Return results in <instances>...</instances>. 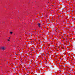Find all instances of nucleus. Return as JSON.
<instances>
[{
    "instance_id": "obj_3",
    "label": "nucleus",
    "mask_w": 75,
    "mask_h": 75,
    "mask_svg": "<svg viewBox=\"0 0 75 75\" xmlns=\"http://www.w3.org/2000/svg\"><path fill=\"white\" fill-rule=\"evenodd\" d=\"M10 34H13V32H10Z\"/></svg>"
},
{
    "instance_id": "obj_1",
    "label": "nucleus",
    "mask_w": 75,
    "mask_h": 75,
    "mask_svg": "<svg viewBox=\"0 0 75 75\" xmlns=\"http://www.w3.org/2000/svg\"><path fill=\"white\" fill-rule=\"evenodd\" d=\"M1 49L3 50H5V47L4 46L2 47H1Z\"/></svg>"
},
{
    "instance_id": "obj_4",
    "label": "nucleus",
    "mask_w": 75,
    "mask_h": 75,
    "mask_svg": "<svg viewBox=\"0 0 75 75\" xmlns=\"http://www.w3.org/2000/svg\"><path fill=\"white\" fill-rule=\"evenodd\" d=\"M7 41H10V40L9 39H8V40H7Z\"/></svg>"
},
{
    "instance_id": "obj_5",
    "label": "nucleus",
    "mask_w": 75,
    "mask_h": 75,
    "mask_svg": "<svg viewBox=\"0 0 75 75\" xmlns=\"http://www.w3.org/2000/svg\"><path fill=\"white\" fill-rule=\"evenodd\" d=\"M9 38V40L10 39V38Z\"/></svg>"
},
{
    "instance_id": "obj_2",
    "label": "nucleus",
    "mask_w": 75,
    "mask_h": 75,
    "mask_svg": "<svg viewBox=\"0 0 75 75\" xmlns=\"http://www.w3.org/2000/svg\"><path fill=\"white\" fill-rule=\"evenodd\" d=\"M38 27H41V24L38 23Z\"/></svg>"
}]
</instances>
